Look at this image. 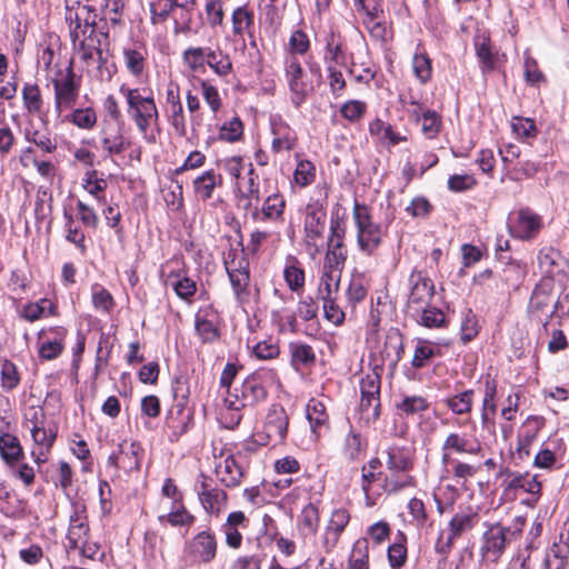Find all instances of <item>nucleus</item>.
<instances>
[{"label": "nucleus", "mask_w": 569, "mask_h": 569, "mask_svg": "<svg viewBox=\"0 0 569 569\" xmlns=\"http://www.w3.org/2000/svg\"><path fill=\"white\" fill-rule=\"evenodd\" d=\"M415 485L416 480L410 473L389 471L383 478L382 488L387 493H397Z\"/></svg>", "instance_id": "e433bc0d"}, {"label": "nucleus", "mask_w": 569, "mask_h": 569, "mask_svg": "<svg viewBox=\"0 0 569 569\" xmlns=\"http://www.w3.org/2000/svg\"><path fill=\"white\" fill-rule=\"evenodd\" d=\"M272 132L274 134L271 144L273 152L278 153L282 150L290 151L295 148L297 138L289 129H286V132L281 133L280 129L273 128Z\"/></svg>", "instance_id": "69168bd1"}, {"label": "nucleus", "mask_w": 569, "mask_h": 569, "mask_svg": "<svg viewBox=\"0 0 569 569\" xmlns=\"http://www.w3.org/2000/svg\"><path fill=\"white\" fill-rule=\"evenodd\" d=\"M363 450V442L361 436L350 430L349 433L345 438L343 443V455L349 460H356L359 458L361 451Z\"/></svg>", "instance_id": "0e129e2a"}, {"label": "nucleus", "mask_w": 569, "mask_h": 569, "mask_svg": "<svg viewBox=\"0 0 569 569\" xmlns=\"http://www.w3.org/2000/svg\"><path fill=\"white\" fill-rule=\"evenodd\" d=\"M200 477L202 481L196 487L199 501L208 515L218 517L227 508V492L219 488H210L206 482L207 477L204 475Z\"/></svg>", "instance_id": "dca6fc26"}, {"label": "nucleus", "mask_w": 569, "mask_h": 569, "mask_svg": "<svg viewBox=\"0 0 569 569\" xmlns=\"http://www.w3.org/2000/svg\"><path fill=\"white\" fill-rule=\"evenodd\" d=\"M100 142L102 150L109 156L120 154L130 146L121 126L107 119L101 123Z\"/></svg>", "instance_id": "f3484780"}, {"label": "nucleus", "mask_w": 569, "mask_h": 569, "mask_svg": "<svg viewBox=\"0 0 569 569\" xmlns=\"http://www.w3.org/2000/svg\"><path fill=\"white\" fill-rule=\"evenodd\" d=\"M296 259L289 257L288 264L284 268L283 276L286 282L292 291H296L302 288L305 283V272L302 269L296 266Z\"/></svg>", "instance_id": "5fc2aeb1"}, {"label": "nucleus", "mask_w": 569, "mask_h": 569, "mask_svg": "<svg viewBox=\"0 0 569 569\" xmlns=\"http://www.w3.org/2000/svg\"><path fill=\"white\" fill-rule=\"evenodd\" d=\"M348 569H369V548L367 540H358L355 543Z\"/></svg>", "instance_id": "de8ad7c7"}, {"label": "nucleus", "mask_w": 569, "mask_h": 569, "mask_svg": "<svg viewBox=\"0 0 569 569\" xmlns=\"http://www.w3.org/2000/svg\"><path fill=\"white\" fill-rule=\"evenodd\" d=\"M284 77L291 92V101L296 107L301 106L313 87L310 81L307 80L301 63L295 56L287 58L284 63Z\"/></svg>", "instance_id": "9b49d317"}, {"label": "nucleus", "mask_w": 569, "mask_h": 569, "mask_svg": "<svg viewBox=\"0 0 569 569\" xmlns=\"http://www.w3.org/2000/svg\"><path fill=\"white\" fill-rule=\"evenodd\" d=\"M320 521L319 510L315 503H308L303 507L299 517L300 529L307 533L315 535Z\"/></svg>", "instance_id": "a18cd8bd"}, {"label": "nucleus", "mask_w": 569, "mask_h": 569, "mask_svg": "<svg viewBox=\"0 0 569 569\" xmlns=\"http://www.w3.org/2000/svg\"><path fill=\"white\" fill-rule=\"evenodd\" d=\"M382 367L376 365L373 370L360 380V419L370 425L380 416V383Z\"/></svg>", "instance_id": "f03ea898"}, {"label": "nucleus", "mask_w": 569, "mask_h": 569, "mask_svg": "<svg viewBox=\"0 0 569 569\" xmlns=\"http://www.w3.org/2000/svg\"><path fill=\"white\" fill-rule=\"evenodd\" d=\"M368 293V288L365 284L362 277H353L346 291L347 300L351 306L361 302Z\"/></svg>", "instance_id": "680f3d73"}, {"label": "nucleus", "mask_w": 569, "mask_h": 569, "mask_svg": "<svg viewBox=\"0 0 569 569\" xmlns=\"http://www.w3.org/2000/svg\"><path fill=\"white\" fill-rule=\"evenodd\" d=\"M553 290V282L551 279L540 281L533 289L529 309L531 311H545L551 303V295Z\"/></svg>", "instance_id": "2f4dec72"}, {"label": "nucleus", "mask_w": 569, "mask_h": 569, "mask_svg": "<svg viewBox=\"0 0 569 569\" xmlns=\"http://www.w3.org/2000/svg\"><path fill=\"white\" fill-rule=\"evenodd\" d=\"M216 475L221 483L232 488L240 485L243 472L236 458L228 455L216 466Z\"/></svg>", "instance_id": "b1692460"}, {"label": "nucleus", "mask_w": 569, "mask_h": 569, "mask_svg": "<svg viewBox=\"0 0 569 569\" xmlns=\"http://www.w3.org/2000/svg\"><path fill=\"white\" fill-rule=\"evenodd\" d=\"M206 64L219 77H227L232 71V62L228 53L221 49L207 48Z\"/></svg>", "instance_id": "473e14b6"}, {"label": "nucleus", "mask_w": 569, "mask_h": 569, "mask_svg": "<svg viewBox=\"0 0 569 569\" xmlns=\"http://www.w3.org/2000/svg\"><path fill=\"white\" fill-rule=\"evenodd\" d=\"M523 520L518 519L513 527H503L499 523L490 526L483 533L481 553L483 557L496 561L505 551L506 545L521 533Z\"/></svg>", "instance_id": "39448f33"}, {"label": "nucleus", "mask_w": 569, "mask_h": 569, "mask_svg": "<svg viewBox=\"0 0 569 569\" xmlns=\"http://www.w3.org/2000/svg\"><path fill=\"white\" fill-rule=\"evenodd\" d=\"M92 303L97 310L102 312H109L114 307L111 293L99 284L92 288Z\"/></svg>", "instance_id": "052dcab7"}, {"label": "nucleus", "mask_w": 569, "mask_h": 569, "mask_svg": "<svg viewBox=\"0 0 569 569\" xmlns=\"http://www.w3.org/2000/svg\"><path fill=\"white\" fill-rule=\"evenodd\" d=\"M20 380L17 366L12 361L4 359L0 367V385L2 390L6 392L14 390L19 386Z\"/></svg>", "instance_id": "a19ab883"}, {"label": "nucleus", "mask_w": 569, "mask_h": 569, "mask_svg": "<svg viewBox=\"0 0 569 569\" xmlns=\"http://www.w3.org/2000/svg\"><path fill=\"white\" fill-rule=\"evenodd\" d=\"M306 411L312 432L319 436L323 429L328 428L329 417L325 405L317 399H310Z\"/></svg>", "instance_id": "7c9ffc66"}, {"label": "nucleus", "mask_w": 569, "mask_h": 569, "mask_svg": "<svg viewBox=\"0 0 569 569\" xmlns=\"http://www.w3.org/2000/svg\"><path fill=\"white\" fill-rule=\"evenodd\" d=\"M490 41L486 37L478 38L475 42L476 53L481 62L483 72L495 68V57L490 50Z\"/></svg>", "instance_id": "6e6d98bb"}, {"label": "nucleus", "mask_w": 569, "mask_h": 569, "mask_svg": "<svg viewBox=\"0 0 569 569\" xmlns=\"http://www.w3.org/2000/svg\"><path fill=\"white\" fill-rule=\"evenodd\" d=\"M124 64L129 72L136 77L143 72L146 58L141 50L126 48L123 50Z\"/></svg>", "instance_id": "3c124183"}, {"label": "nucleus", "mask_w": 569, "mask_h": 569, "mask_svg": "<svg viewBox=\"0 0 569 569\" xmlns=\"http://www.w3.org/2000/svg\"><path fill=\"white\" fill-rule=\"evenodd\" d=\"M409 296L406 303V313L409 315L421 308H427L435 298V283L422 271L415 270L409 277Z\"/></svg>", "instance_id": "6e6552de"}, {"label": "nucleus", "mask_w": 569, "mask_h": 569, "mask_svg": "<svg viewBox=\"0 0 569 569\" xmlns=\"http://www.w3.org/2000/svg\"><path fill=\"white\" fill-rule=\"evenodd\" d=\"M254 251H224L223 263L234 296L242 303L250 281V261Z\"/></svg>", "instance_id": "7ed1b4c3"}, {"label": "nucleus", "mask_w": 569, "mask_h": 569, "mask_svg": "<svg viewBox=\"0 0 569 569\" xmlns=\"http://www.w3.org/2000/svg\"><path fill=\"white\" fill-rule=\"evenodd\" d=\"M403 353L402 335L398 329H391L385 340V346L381 351V360L389 361V365L396 366L401 359Z\"/></svg>", "instance_id": "c756f323"}, {"label": "nucleus", "mask_w": 569, "mask_h": 569, "mask_svg": "<svg viewBox=\"0 0 569 569\" xmlns=\"http://www.w3.org/2000/svg\"><path fill=\"white\" fill-rule=\"evenodd\" d=\"M54 91V104L58 113L64 108H71L78 98L79 87L74 82V73L71 64L67 68V73L63 78L52 79Z\"/></svg>", "instance_id": "4468645a"}, {"label": "nucleus", "mask_w": 569, "mask_h": 569, "mask_svg": "<svg viewBox=\"0 0 569 569\" xmlns=\"http://www.w3.org/2000/svg\"><path fill=\"white\" fill-rule=\"evenodd\" d=\"M164 518L173 527H178V526L190 527L194 522V519H196L194 516L191 515L186 509V507L182 505V501L178 502V503H172L170 512L167 516L161 517V519H164Z\"/></svg>", "instance_id": "49530a36"}, {"label": "nucleus", "mask_w": 569, "mask_h": 569, "mask_svg": "<svg viewBox=\"0 0 569 569\" xmlns=\"http://www.w3.org/2000/svg\"><path fill=\"white\" fill-rule=\"evenodd\" d=\"M267 390L263 387L260 376L253 373L247 377L240 387H234L232 392L224 398V405L228 409L239 411L244 407H253L264 400Z\"/></svg>", "instance_id": "20e7f679"}, {"label": "nucleus", "mask_w": 569, "mask_h": 569, "mask_svg": "<svg viewBox=\"0 0 569 569\" xmlns=\"http://www.w3.org/2000/svg\"><path fill=\"white\" fill-rule=\"evenodd\" d=\"M22 100L26 110L29 113L38 114L42 110L43 99L41 90L36 83H24L22 91Z\"/></svg>", "instance_id": "4c0bfd02"}, {"label": "nucleus", "mask_w": 569, "mask_h": 569, "mask_svg": "<svg viewBox=\"0 0 569 569\" xmlns=\"http://www.w3.org/2000/svg\"><path fill=\"white\" fill-rule=\"evenodd\" d=\"M0 457L9 468H13L24 458L23 448L18 437L7 431H1Z\"/></svg>", "instance_id": "5701e85b"}, {"label": "nucleus", "mask_w": 569, "mask_h": 569, "mask_svg": "<svg viewBox=\"0 0 569 569\" xmlns=\"http://www.w3.org/2000/svg\"><path fill=\"white\" fill-rule=\"evenodd\" d=\"M412 69L415 76L421 83H426L431 79V60L427 54L416 53L412 59Z\"/></svg>", "instance_id": "13d9d810"}, {"label": "nucleus", "mask_w": 569, "mask_h": 569, "mask_svg": "<svg viewBox=\"0 0 569 569\" xmlns=\"http://www.w3.org/2000/svg\"><path fill=\"white\" fill-rule=\"evenodd\" d=\"M120 92L127 101V112L133 120L139 132L143 136L147 134L148 129L152 123H156L159 118L158 109L152 96H142L139 88L120 87Z\"/></svg>", "instance_id": "f257e3e1"}, {"label": "nucleus", "mask_w": 569, "mask_h": 569, "mask_svg": "<svg viewBox=\"0 0 569 569\" xmlns=\"http://www.w3.org/2000/svg\"><path fill=\"white\" fill-rule=\"evenodd\" d=\"M406 538L400 532L398 539L388 548V560L392 568H400L407 559Z\"/></svg>", "instance_id": "603ef678"}, {"label": "nucleus", "mask_w": 569, "mask_h": 569, "mask_svg": "<svg viewBox=\"0 0 569 569\" xmlns=\"http://www.w3.org/2000/svg\"><path fill=\"white\" fill-rule=\"evenodd\" d=\"M508 228L512 237L528 240L541 228V218L529 208H521L509 214Z\"/></svg>", "instance_id": "f8f14e48"}, {"label": "nucleus", "mask_w": 569, "mask_h": 569, "mask_svg": "<svg viewBox=\"0 0 569 569\" xmlns=\"http://www.w3.org/2000/svg\"><path fill=\"white\" fill-rule=\"evenodd\" d=\"M418 121L421 122V131L427 138L432 139L438 134L441 119L436 111L427 110Z\"/></svg>", "instance_id": "338daca9"}, {"label": "nucleus", "mask_w": 569, "mask_h": 569, "mask_svg": "<svg viewBox=\"0 0 569 569\" xmlns=\"http://www.w3.org/2000/svg\"><path fill=\"white\" fill-rule=\"evenodd\" d=\"M385 453L387 456L386 465L389 471L409 473L412 469L413 461L409 450L393 446L389 447Z\"/></svg>", "instance_id": "c85d7f7f"}, {"label": "nucleus", "mask_w": 569, "mask_h": 569, "mask_svg": "<svg viewBox=\"0 0 569 569\" xmlns=\"http://www.w3.org/2000/svg\"><path fill=\"white\" fill-rule=\"evenodd\" d=\"M54 305L48 299H41L39 302L28 303L21 311V317L30 322L41 319L43 316L53 315Z\"/></svg>", "instance_id": "37998d69"}, {"label": "nucleus", "mask_w": 569, "mask_h": 569, "mask_svg": "<svg viewBox=\"0 0 569 569\" xmlns=\"http://www.w3.org/2000/svg\"><path fill=\"white\" fill-rule=\"evenodd\" d=\"M221 176L216 174L213 170H207L193 180V188L196 193L207 200L212 197L214 188L221 184Z\"/></svg>", "instance_id": "c9c22d12"}, {"label": "nucleus", "mask_w": 569, "mask_h": 569, "mask_svg": "<svg viewBox=\"0 0 569 569\" xmlns=\"http://www.w3.org/2000/svg\"><path fill=\"white\" fill-rule=\"evenodd\" d=\"M177 10L172 0L153 1L150 4L151 20L153 23L163 22L170 14H176Z\"/></svg>", "instance_id": "4d7b16f0"}, {"label": "nucleus", "mask_w": 569, "mask_h": 569, "mask_svg": "<svg viewBox=\"0 0 569 569\" xmlns=\"http://www.w3.org/2000/svg\"><path fill=\"white\" fill-rule=\"evenodd\" d=\"M446 406L455 415H467L471 412L473 406V391L465 390L446 399Z\"/></svg>", "instance_id": "58836bf2"}, {"label": "nucleus", "mask_w": 569, "mask_h": 569, "mask_svg": "<svg viewBox=\"0 0 569 569\" xmlns=\"http://www.w3.org/2000/svg\"><path fill=\"white\" fill-rule=\"evenodd\" d=\"M24 138L44 152L52 153L57 150V140L49 130H27Z\"/></svg>", "instance_id": "79ce46f5"}, {"label": "nucleus", "mask_w": 569, "mask_h": 569, "mask_svg": "<svg viewBox=\"0 0 569 569\" xmlns=\"http://www.w3.org/2000/svg\"><path fill=\"white\" fill-rule=\"evenodd\" d=\"M482 451L478 438L465 432H449L441 445V461L449 463L453 456H478Z\"/></svg>", "instance_id": "9d476101"}, {"label": "nucleus", "mask_w": 569, "mask_h": 569, "mask_svg": "<svg viewBox=\"0 0 569 569\" xmlns=\"http://www.w3.org/2000/svg\"><path fill=\"white\" fill-rule=\"evenodd\" d=\"M217 551L216 535L209 530L198 532L184 545V555L192 563H210L216 559Z\"/></svg>", "instance_id": "1a4fd4ad"}, {"label": "nucleus", "mask_w": 569, "mask_h": 569, "mask_svg": "<svg viewBox=\"0 0 569 569\" xmlns=\"http://www.w3.org/2000/svg\"><path fill=\"white\" fill-rule=\"evenodd\" d=\"M73 47L80 59L86 63L92 61L96 54L101 56L100 40L96 33H86L83 39L78 40Z\"/></svg>", "instance_id": "f704fd0d"}, {"label": "nucleus", "mask_w": 569, "mask_h": 569, "mask_svg": "<svg viewBox=\"0 0 569 569\" xmlns=\"http://www.w3.org/2000/svg\"><path fill=\"white\" fill-rule=\"evenodd\" d=\"M30 433L33 441L31 457L38 466H41L48 460L57 433L52 429L44 428V426L38 428L34 425L30 427Z\"/></svg>", "instance_id": "6ab92c4d"}, {"label": "nucleus", "mask_w": 569, "mask_h": 569, "mask_svg": "<svg viewBox=\"0 0 569 569\" xmlns=\"http://www.w3.org/2000/svg\"><path fill=\"white\" fill-rule=\"evenodd\" d=\"M350 521V513L345 508L335 509L321 535V546L326 553H331L337 547L342 532Z\"/></svg>", "instance_id": "2eb2a0df"}, {"label": "nucleus", "mask_w": 569, "mask_h": 569, "mask_svg": "<svg viewBox=\"0 0 569 569\" xmlns=\"http://www.w3.org/2000/svg\"><path fill=\"white\" fill-rule=\"evenodd\" d=\"M519 490L528 492L532 496H539L541 483L537 480L536 476L529 472H519L512 479H509L505 486L503 497L507 499H515Z\"/></svg>", "instance_id": "4be33fe9"}, {"label": "nucleus", "mask_w": 569, "mask_h": 569, "mask_svg": "<svg viewBox=\"0 0 569 569\" xmlns=\"http://www.w3.org/2000/svg\"><path fill=\"white\" fill-rule=\"evenodd\" d=\"M200 88L204 102L213 113H217L222 106L218 89L206 80H200Z\"/></svg>", "instance_id": "774afa93"}, {"label": "nucleus", "mask_w": 569, "mask_h": 569, "mask_svg": "<svg viewBox=\"0 0 569 569\" xmlns=\"http://www.w3.org/2000/svg\"><path fill=\"white\" fill-rule=\"evenodd\" d=\"M286 201L282 196L274 193L264 200L259 220H278L283 214Z\"/></svg>", "instance_id": "ea45409f"}, {"label": "nucleus", "mask_w": 569, "mask_h": 569, "mask_svg": "<svg viewBox=\"0 0 569 569\" xmlns=\"http://www.w3.org/2000/svg\"><path fill=\"white\" fill-rule=\"evenodd\" d=\"M326 228V211L317 206H308L305 220L307 244L319 249L323 246L322 233Z\"/></svg>", "instance_id": "a211bd4d"}, {"label": "nucleus", "mask_w": 569, "mask_h": 569, "mask_svg": "<svg viewBox=\"0 0 569 569\" xmlns=\"http://www.w3.org/2000/svg\"><path fill=\"white\" fill-rule=\"evenodd\" d=\"M417 325L428 329L443 328L447 325L445 312L431 303L427 308L418 310L417 315L411 312L408 315Z\"/></svg>", "instance_id": "cd10ccee"}, {"label": "nucleus", "mask_w": 569, "mask_h": 569, "mask_svg": "<svg viewBox=\"0 0 569 569\" xmlns=\"http://www.w3.org/2000/svg\"><path fill=\"white\" fill-rule=\"evenodd\" d=\"M346 260L347 256L343 251H326L321 267V276H335V278L341 279Z\"/></svg>", "instance_id": "72a5a7b5"}, {"label": "nucleus", "mask_w": 569, "mask_h": 569, "mask_svg": "<svg viewBox=\"0 0 569 569\" xmlns=\"http://www.w3.org/2000/svg\"><path fill=\"white\" fill-rule=\"evenodd\" d=\"M97 113L92 108H79L73 110L69 120L80 129L90 130L97 123Z\"/></svg>", "instance_id": "864d4df0"}, {"label": "nucleus", "mask_w": 569, "mask_h": 569, "mask_svg": "<svg viewBox=\"0 0 569 569\" xmlns=\"http://www.w3.org/2000/svg\"><path fill=\"white\" fill-rule=\"evenodd\" d=\"M441 351L439 343L432 342L427 339L418 338L411 360V366L415 369H422L430 365L431 360L440 357Z\"/></svg>", "instance_id": "a878e982"}, {"label": "nucleus", "mask_w": 569, "mask_h": 569, "mask_svg": "<svg viewBox=\"0 0 569 569\" xmlns=\"http://www.w3.org/2000/svg\"><path fill=\"white\" fill-rule=\"evenodd\" d=\"M214 312L208 307L196 315L194 329L202 342H212L218 336V328L214 322Z\"/></svg>", "instance_id": "393cba45"}, {"label": "nucleus", "mask_w": 569, "mask_h": 569, "mask_svg": "<svg viewBox=\"0 0 569 569\" xmlns=\"http://www.w3.org/2000/svg\"><path fill=\"white\" fill-rule=\"evenodd\" d=\"M340 278L320 276L318 287V296L321 300L330 301L331 298H337L340 288Z\"/></svg>", "instance_id": "e2e57ef3"}, {"label": "nucleus", "mask_w": 569, "mask_h": 569, "mask_svg": "<svg viewBox=\"0 0 569 569\" xmlns=\"http://www.w3.org/2000/svg\"><path fill=\"white\" fill-rule=\"evenodd\" d=\"M89 525L86 515V507L82 503H72V512L69 517V528L67 532L68 548L80 550L84 557H91L94 550L88 546Z\"/></svg>", "instance_id": "423d86ee"}, {"label": "nucleus", "mask_w": 569, "mask_h": 569, "mask_svg": "<svg viewBox=\"0 0 569 569\" xmlns=\"http://www.w3.org/2000/svg\"><path fill=\"white\" fill-rule=\"evenodd\" d=\"M119 452L122 470L132 472L140 469L142 448L139 442L123 440L119 443Z\"/></svg>", "instance_id": "bb28decb"}, {"label": "nucleus", "mask_w": 569, "mask_h": 569, "mask_svg": "<svg viewBox=\"0 0 569 569\" xmlns=\"http://www.w3.org/2000/svg\"><path fill=\"white\" fill-rule=\"evenodd\" d=\"M478 522V513L472 509L457 512L448 523V531H440L435 543V550L441 556H447L453 541L465 532L471 530Z\"/></svg>", "instance_id": "0eeeda50"}, {"label": "nucleus", "mask_w": 569, "mask_h": 569, "mask_svg": "<svg viewBox=\"0 0 569 569\" xmlns=\"http://www.w3.org/2000/svg\"><path fill=\"white\" fill-rule=\"evenodd\" d=\"M253 24V13L246 7H239L232 12V31L236 36H242Z\"/></svg>", "instance_id": "09e8293b"}, {"label": "nucleus", "mask_w": 569, "mask_h": 569, "mask_svg": "<svg viewBox=\"0 0 569 569\" xmlns=\"http://www.w3.org/2000/svg\"><path fill=\"white\" fill-rule=\"evenodd\" d=\"M289 419L286 410L280 405H272L267 413L263 426L266 441L262 445L282 443L287 437Z\"/></svg>", "instance_id": "ddd939ff"}, {"label": "nucleus", "mask_w": 569, "mask_h": 569, "mask_svg": "<svg viewBox=\"0 0 569 569\" xmlns=\"http://www.w3.org/2000/svg\"><path fill=\"white\" fill-rule=\"evenodd\" d=\"M191 423V413L186 411L181 403H178L168 412L166 418V430L169 441H178L189 430Z\"/></svg>", "instance_id": "aec40b11"}, {"label": "nucleus", "mask_w": 569, "mask_h": 569, "mask_svg": "<svg viewBox=\"0 0 569 569\" xmlns=\"http://www.w3.org/2000/svg\"><path fill=\"white\" fill-rule=\"evenodd\" d=\"M293 178L300 187H307L313 182L316 178V167L309 160H301L298 162L293 172Z\"/></svg>", "instance_id": "bf43d9fd"}, {"label": "nucleus", "mask_w": 569, "mask_h": 569, "mask_svg": "<svg viewBox=\"0 0 569 569\" xmlns=\"http://www.w3.org/2000/svg\"><path fill=\"white\" fill-rule=\"evenodd\" d=\"M248 518L242 511L230 512L226 522L221 525V532L224 535V542L231 549H239L242 545V533L240 529L248 527Z\"/></svg>", "instance_id": "412c9836"}, {"label": "nucleus", "mask_w": 569, "mask_h": 569, "mask_svg": "<svg viewBox=\"0 0 569 569\" xmlns=\"http://www.w3.org/2000/svg\"><path fill=\"white\" fill-rule=\"evenodd\" d=\"M325 61L327 66H342L346 63V54L341 49V43L336 41L335 34L327 38Z\"/></svg>", "instance_id": "8fccbe9b"}, {"label": "nucleus", "mask_w": 569, "mask_h": 569, "mask_svg": "<svg viewBox=\"0 0 569 569\" xmlns=\"http://www.w3.org/2000/svg\"><path fill=\"white\" fill-rule=\"evenodd\" d=\"M207 48L190 47L182 53L184 66L192 72L204 71Z\"/></svg>", "instance_id": "c03bdc74"}]
</instances>
